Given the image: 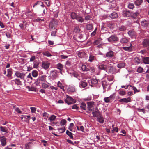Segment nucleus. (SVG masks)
<instances>
[{
    "label": "nucleus",
    "mask_w": 149,
    "mask_h": 149,
    "mask_svg": "<svg viewBox=\"0 0 149 149\" xmlns=\"http://www.w3.org/2000/svg\"><path fill=\"white\" fill-rule=\"evenodd\" d=\"M65 102L67 103L68 104H70L72 103L76 102V100L73 99L72 97L69 96L68 95L67 96L66 99L65 100Z\"/></svg>",
    "instance_id": "6"
},
{
    "label": "nucleus",
    "mask_w": 149,
    "mask_h": 149,
    "mask_svg": "<svg viewBox=\"0 0 149 149\" xmlns=\"http://www.w3.org/2000/svg\"><path fill=\"white\" fill-rule=\"evenodd\" d=\"M32 143L30 142L27 143L25 145V148L26 149H31V144Z\"/></svg>",
    "instance_id": "38"
},
{
    "label": "nucleus",
    "mask_w": 149,
    "mask_h": 149,
    "mask_svg": "<svg viewBox=\"0 0 149 149\" xmlns=\"http://www.w3.org/2000/svg\"><path fill=\"white\" fill-rule=\"evenodd\" d=\"M79 86L81 88L85 87L87 84L86 82L83 81H81L79 83Z\"/></svg>",
    "instance_id": "18"
},
{
    "label": "nucleus",
    "mask_w": 149,
    "mask_h": 149,
    "mask_svg": "<svg viewBox=\"0 0 149 149\" xmlns=\"http://www.w3.org/2000/svg\"><path fill=\"white\" fill-rule=\"evenodd\" d=\"M104 100V102L106 103H108L111 101V100L110 99V98L108 97H105Z\"/></svg>",
    "instance_id": "57"
},
{
    "label": "nucleus",
    "mask_w": 149,
    "mask_h": 149,
    "mask_svg": "<svg viewBox=\"0 0 149 149\" xmlns=\"http://www.w3.org/2000/svg\"><path fill=\"white\" fill-rule=\"evenodd\" d=\"M58 130L60 133H63L65 131V129L64 127H63L61 128H58Z\"/></svg>",
    "instance_id": "48"
},
{
    "label": "nucleus",
    "mask_w": 149,
    "mask_h": 149,
    "mask_svg": "<svg viewBox=\"0 0 149 149\" xmlns=\"http://www.w3.org/2000/svg\"><path fill=\"white\" fill-rule=\"evenodd\" d=\"M142 58L143 63L145 64H149V57L142 56Z\"/></svg>",
    "instance_id": "16"
},
{
    "label": "nucleus",
    "mask_w": 149,
    "mask_h": 149,
    "mask_svg": "<svg viewBox=\"0 0 149 149\" xmlns=\"http://www.w3.org/2000/svg\"><path fill=\"white\" fill-rule=\"evenodd\" d=\"M97 121L99 122L100 123L102 124L104 122V119L103 117L100 116L97 117Z\"/></svg>",
    "instance_id": "36"
},
{
    "label": "nucleus",
    "mask_w": 149,
    "mask_h": 149,
    "mask_svg": "<svg viewBox=\"0 0 149 149\" xmlns=\"http://www.w3.org/2000/svg\"><path fill=\"white\" fill-rule=\"evenodd\" d=\"M127 7L129 9H133L134 7V6L133 3H130L128 4Z\"/></svg>",
    "instance_id": "49"
},
{
    "label": "nucleus",
    "mask_w": 149,
    "mask_h": 149,
    "mask_svg": "<svg viewBox=\"0 0 149 149\" xmlns=\"http://www.w3.org/2000/svg\"><path fill=\"white\" fill-rule=\"evenodd\" d=\"M86 27L87 30H91L92 29L93 26L92 24H89L86 25Z\"/></svg>",
    "instance_id": "47"
},
{
    "label": "nucleus",
    "mask_w": 149,
    "mask_h": 149,
    "mask_svg": "<svg viewBox=\"0 0 149 149\" xmlns=\"http://www.w3.org/2000/svg\"><path fill=\"white\" fill-rule=\"evenodd\" d=\"M98 80L96 78L91 79L89 81L90 85L92 87L94 85L98 83Z\"/></svg>",
    "instance_id": "10"
},
{
    "label": "nucleus",
    "mask_w": 149,
    "mask_h": 149,
    "mask_svg": "<svg viewBox=\"0 0 149 149\" xmlns=\"http://www.w3.org/2000/svg\"><path fill=\"white\" fill-rule=\"evenodd\" d=\"M15 111L21 114L22 111L20 110V109L18 107H17L15 109Z\"/></svg>",
    "instance_id": "61"
},
{
    "label": "nucleus",
    "mask_w": 149,
    "mask_h": 149,
    "mask_svg": "<svg viewBox=\"0 0 149 149\" xmlns=\"http://www.w3.org/2000/svg\"><path fill=\"white\" fill-rule=\"evenodd\" d=\"M141 24L142 26L144 27H146L148 26V22L147 21L144 20L142 21Z\"/></svg>",
    "instance_id": "31"
},
{
    "label": "nucleus",
    "mask_w": 149,
    "mask_h": 149,
    "mask_svg": "<svg viewBox=\"0 0 149 149\" xmlns=\"http://www.w3.org/2000/svg\"><path fill=\"white\" fill-rule=\"evenodd\" d=\"M125 66V64L124 63L122 62L118 64L117 67L118 68H124Z\"/></svg>",
    "instance_id": "45"
},
{
    "label": "nucleus",
    "mask_w": 149,
    "mask_h": 149,
    "mask_svg": "<svg viewBox=\"0 0 149 149\" xmlns=\"http://www.w3.org/2000/svg\"><path fill=\"white\" fill-rule=\"evenodd\" d=\"M86 54V53L84 52H80L78 53V56L81 58H82Z\"/></svg>",
    "instance_id": "34"
},
{
    "label": "nucleus",
    "mask_w": 149,
    "mask_h": 149,
    "mask_svg": "<svg viewBox=\"0 0 149 149\" xmlns=\"http://www.w3.org/2000/svg\"><path fill=\"white\" fill-rule=\"evenodd\" d=\"M81 69L82 70L84 71H87L89 70L88 68H87L86 66L84 64L82 65L81 67Z\"/></svg>",
    "instance_id": "43"
},
{
    "label": "nucleus",
    "mask_w": 149,
    "mask_h": 149,
    "mask_svg": "<svg viewBox=\"0 0 149 149\" xmlns=\"http://www.w3.org/2000/svg\"><path fill=\"white\" fill-rule=\"evenodd\" d=\"M60 58L61 59H65L68 57V56L64 55H61L60 56Z\"/></svg>",
    "instance_id": "58"
},
{
    "label": "nucleus",
    "mask_w": 149,
    "mask_h": 149,
    "mask_svg": "<svg viewBox=\"0 0 149 149\" xmlns=\"http://www.w3.org/2000/svg\"><path fill=\"white\" fill-rule=\"evenodd\" d=\"M109 16L111 18L114 19L117 18L118 17V16L117 13L114 12L110 14Z\"/></svg>",
    "instance_id": "21"
},
{
    "label": "nucleus",
    "mask_w": 149,
    "mask_h": 149,
    "mask_svg": "<svg viewBox=\"0 0 149 149\" xmlns=\"http://www.w3.org/2000/svg\"><path fill=\"white\" fill-rule=\"evenodd\" d=\"M134 63L136 65H137L141 63V60L139 57H136L134 59Z\"/></svg>",
    "instance_id": "32"
},
{
    "label": "nucleus",
    "mask_w": 149,
    "mask_h": 149,
    "mask_svg": "<svg viewBox=\"0 0 149 149\" xmlns=\"http://www.w3.org/2000/svg\"><path fill=\"white\" fill-rule=\"evenodd\" d=\"M56 68L59 70L60 71H62L63 67L62 64L59 63L57 64L56 65Z\"/></svg>",
    "instance_id": "28"
},
{
    "label": "nucleus",
    "mask_w": 149,
    "mask_h": 149,
    "mask_svg": "<svg viewBox=\"0 0 149 149\" xmlns=\"http://www.w3.org/2000/svg\"><path fill=\"white\" fill-rule=\"evenodd\" d=\"M143 47L148 49L149 48V38L144 39L142 42Z\"/></svg>",
    "instance_id": "8"
},
{
    "label": "nucleus",
    "mask_w": 149,
    "mask_h": 149,
    "mask_svg": "<svg viewBox=\"0 0 149 149\" xmlns=\"http://www.w3.org/2000/svg\"><path fill=\"white\" fill-rule=\"evenodd\" d=\"M92 114L93 117H97L98 116V111H93Z\"/></svg>",
    "instance_id": "52"
},
{
    "label": "nucleus",
    "mask_w": 149,
    "mask_h": 149,
    "mask_svg": "<svg viewBox=\"0 0 149 149\" xmlns=\"http://www.w3.org/2000/svg\"><path fill=\"white\" fill-rule=\"evenodd\" d=\"M118 37L115 35H112L107 38V40L109 42H116L118 41Z\"/></svg>",
    "instance_id": "9"
},
{
    "label": "nucleus",
    "mask_w": 149,
    "mask_h": 149,
    "mask_svg": "<svg viewBox=\"0 0 149 149\" xmlns=\"http://www.w3.org/2000/svg\"><path fill=\"white\" fill-rule=\"evenodd\" d=\"M119 70H116L115 68L110 64H109L108 67L107 68L106 72L108 73L115 74L119 72Z\"/></svg>",
    "instance_id": "2"
},
{
    "label": "nucleus",
    "mask_w": 149,
    "mask_h": 149,
    "mask_svg": "<svg viewBox=\"0 0 149 149\" xmlns=\"http://www.w3.org/2000/svg\"><path fill=\"white\" fill-rule=\"evenodd\" d=\"M66 122V120L65 119H62L60 122V125L61 126L64 125Z\"/></svg>",
    "instance_id": "51"
},
{
    "label": "nucleus",
    "mask_w": 149,
    "mask_h": 149,
    "mask_svg": "<svg viewBox=\"0 0 149 149\" xmlns=\"http://www.w3.org/2000/svg\"><path fill=\"white\" fill-rule=\"evenodd\" d=\"M120 42L122 44H125L128 42V40L126 37L123 36L120 39Z\"/></svg>",
    "instance_id": "19"
},
{
    "label": "nucleus",
    "mask_w": 149,
    "mask_h": 149,
    "mask_svg": "<svg viewBox=\"0 0 149 149\" xmlns=\"http://www.w3.org/2000/svg\"><path fill=\"white\" fill-rule=\"evenodd\" d=\"M132 44L131 43H130V45L128 47H123V49L125 51H130L132 50Z\"/></svg>",
    "instance_id": "20"
},
{
    "label": "nucleus",
    "mask_w": 149,
    "mask_h": 149,
    "mask_svg": "<svg viewBox=\"0 0 149 149\" xmlns=\"http://www.w3.org/2000/svg\"><path fill=\"white\" fill-rule=\"evenodd\" d=\"M79 74L76 72H74L72 74L71 76H73L74 77L76 78L77 77H78V76Z\"/></svg>",
    "instance_id": "63"
},
{
    "label": "nucleus",
    "mask_w": 149,
    "mask_h": 149,
    "mask_svg": "<svg viewBox=\"0 0 149 149\" xmlns=\"http://www.w3.org/2000/svg\"><path fill=\"white\" fill-rule=\"evenodd\" d=\"M66 134L69 136L71 139L73 138V134L72 133L69 131L68 130H66Z\"/></svg>",
    "instance_id": "44"
},
{
    "label": "nucleus",
    "mask_w": 149,
    "mask_h": 149,
    "mask_svg": "<svg viewBox=\"0 0 149 149\" xmlns=\"http://www.w3.org/2000/svg\"><path fill=\"white\" fill-rule=\"evenodd\" d=\"M125 94V91L124 90H120L119 91V94L120 95H123Z\"/></svg>",
    "instance_id": "56"
},
{
    "label": "nucleus",
    "mask_w": 149,
    "mask_h": 149,
    "mask_svg": "<svg viewBox=\"0 0 149 149\" xmlns=\"http://www.w3.org/2000/svg\"><path fill=\"white\" fill-rule=\"evenodd\" d=\"M0 142L2 146H5L6 144V139L4 136H0Z\"/></svg>",
    "instance_id": "11"
},
{
    "label": "nucleus",
    "mask_w": 149,
    "mask_h": 149,
    "mask_svg": "<svg viewBox=\"0 0 149 149\" xmlns=\"http://www.w3.org/2000/svg\"><path fill=\"white\" fill-rule=\"evenodd\" d=\"M7 74H6V76L8 78H10L11 77L12 72V69H8L7 70Z\"/></svg>",
    "instance_id": "29"
},
{
    "label": "nucleus",
    "mask_w": 149,
    "mask_h": 149,
    "mask_svg": "<svg viewBox=\"0 0 149 149\" xmlns=\"http://www.w3.org/2000/svg\"><path fill=\"white\" fill-rule=\"evenodd\" d=\"M132 12L127 9H123L122 11L123 16L125 18L130 17L132 15Z\"/></svg>",
    "instance_id": "5"
},
{
    "label": "nucleus",
    "mask_w": 149,
    "mask_h": 149,
    "mask_svg": "<svg viewBox=\"0 0 149 149\" xmlns=\"http://www.w3.org/2000/svg\"><path fill=\"white\" fill-rule=\"evenodd\" d=\"M72 108L73 109H77L79 108V107L77 106V104H75L72 106Z\"/></svg>",
    "instance_id": "62"
},
{
    "label": "nucleus",
    "mask_w": 149,
    "mask_h": 149,
    "mask_svg": "<svg viewBox=\"0 0 149 149\" xmlns=\"http://www.w3.org/2000/svg\"><path fill=\"white\" fill-rule=\"evenodd\" d=\"M50 63L48 61L43 62L42 67L44 69L46 70L49 68Z\"/></svg>",
    "instance_id": "13"
},
{
    "label": "nucleus",
    "mask_w": 149,
    "mask_h": 149,
    "mask_svg": "<svg viewBox=\"0 0 149 149\" xmlns=\"http://www.w3.org/2000/svg\"><path fill=\"white\" fill-rule=\"evenodd\" d=\"M96 59V57L95 56L91 54H90L89 56V58L88 60V61L90 62H92Z\"/></svg>",
    "instance_id": "24"
},
{
    "label": "nucleus",
    "mask_w": 149,
    "mask_h": 149,
    "mask_svg": "<svg viewBox=\"0 0 149 149\" xmlns=\"http://www.w3.org/2000/svg\"><path fill=\"white\" fill-rule=\"evenodd\" d=\"M32 74L33 77H36L38 74V72L35 70H33L32 72Z\"/></svg>",
    "instance_id": "40"
},
{
    "label": "nucleus",
    "mask_w": 149,
    "mask_h": 149,
    "mask_svg": "<svg viewBox=\"0 0 149 149\" xmlns=\"http://www.w3.org/2000/svg\"><path fill=\"white\" fill-rule=\"evenodd\" d=\"M102 39L101 38H99L94 41V44L95 45H97L99 44H101L102 43Z\"/></svg>",
    "instance_id": "25"
},
{
    "label": "nucleus",
    "mask_w": 149,
    "mask_h": 149,
    "mask_svg": "<svg viewBox=\"0 0 149 149\" xmlns=\"http://www.w3.org/2000/svg\"><path fill=\"white\" fill-rule=\"evenodd\" d=\"M45 1V3L46 4V5L48 6L49 7L50 6V3L49 1L48 0H43Z\"/></svg>",
    "instance_id": "64"
},
{
    "label": "nucleus",
    "mask_w": 149,
    "mask_h": 149,
    "mask_svg": "<svg viewBox=\"0 0 149 149\" xmlns=\"http://www.w3.org/2000/svg\"><path fill=\"white\" fill-rule=\"evenodd\" d=\"M30 109L32 113H35L36 110V108L35 107H30Z\"/></svg>",
    "instance_id": "60"
},
{
    "label": "nucleus",
    "mask_w": 149,
    "mask_h": 149,
    "mask_svg": "<svg viewBox=\"0 0 149 149\" xmlns=\"http://www.w3.org/2000/svg\"><path fill=\"white\" fill-rule=\"evenodd\" d=\"M46 77L47 76L45 75H42L39 76L35 82L36 84L37 85L39 84H41L43 82H45Z\"/></svg>",
    "instance_id": "4"
},
{
    "label": "nucleus",
    "mask_w": 149,
    "mask_h": 149,
    "mask_svg": "<svg viewBox=\"0 0 149 149\" xmlns=\"http://www.w3.org/2000/svg\"><path fill=\"white\" fill-rule=\"evenodd\" d=\"M8 129L6 127L2 126H0V131L6 134L8 133Z\"/></svg>",
    "instance_id": "22"
},
{
    "label": "nucleus",
    "mask_w": 149,
    "mask_h": 149,
    "mask_svg": "<svg viewBox=\"0 0 149 149\" xmlns=\"http://www.w3.org/2000/svg\"><path fill=\"white\" fill-rule=\"evenodd\" d=\"M41 84H42V86L43 87V88H48V87L49 86L46 84L45 82H44Z\"/></svg>",
    "instance_id": "54"
},
{
    "label": "nucleus",
    "mask_w": 149,
    "mask_h": 149,
    "mask_svg": "<svg viewBox=\"0 0 149 149\" xmlns=\"http://www.w3.org/2000/svg\"><path fill=\"white\" fill-rule=\"evenodd\" d=\"M110 63V61L106 60L102 63V64L99 65L98 66V68L99 70H104L106 72L108 67L109 64Z\"/></svg>",
    "instance_id": "1"
},
{
    "label": "nucleus",
    "mask_w": 149,
    "mask_h": 149,
    "mask_svg": "<svg viewBox=\"0 0 149 149\" xmlns=\"http://www.w3.org/2000/svg\"><path fill=\"white\" fill-rule=\"evenodd\" d=\"M77 15L75 12H72L71 13L70 16L72 19H76Z\"/></svg>",
    "instance_id": "35"
},
{
    "label": "nucleus",
    "mask_w": 149,
    "mask_h": 149,
    "mask_svg": "<svg viewBox=\"0 0 149 149\" xmlns=\"http://www.w3.org/2000/svg\"><path fill=\"white\" fill-rule=\"evenodd\" d=\"M58 71L54 70L50 71V75L54 78H56L57 76Z\"/></svg>",
    "instance_id": "15"
},
{
    "label": "nucleus",
    "mask_w": 149,
    "mask_h": 149,
    "mask_svg": "<svg viewBox=\"0 0 149 149\" xmlns=\"http://www.w3.org/2000/svg\"><path fill=\"white\" fill-rule=\"evenodd\" d=\"M80 107L83 110H86V105L85 103L82 102L80 104Z\"/></svg>",
    "instance_id": "33"
},
{
    "label": "nucleus",
    "mask_w": 149,
    "mask_h": 149,
    "mask_svg": "<svg viewBox=\"0 0 149 149\" xmlns=\"http://www.w3.org/2000/svg\"><path fill=\"white\" fill-rule=\"evenodd\" d=\"M87 104L88 110L90 111H92V109H91V108L93 107L94 104V102H87Z\"/></svg>",
    "instance_id": "17"
},
{
    "label": "nucleus",
    "mask_w": 149,
    "mask_h": 149,
    "mask_svg": "<svg viewBox=\"0 0 149 149\" xmlns=\"http://www.w3.org/2000/svg\"><path fill=\"white\" fill-rule=\"evenodd\" d=\"M137 71L139 73H142L143 72V68L140 66L139 67L137 68Z\"/></svg>",
    "instance_id": "50"
},
{
    "label": "nucleus",
    "mask_w": 149,
    "mask_h": 149,
    "mask_svg": "<svg viewBox=\"0 0 149 149\" xmlns=\"http://www.w3.org/2000/svg\"><path fill=\"white\" fill-rule=\"evenodd\" d=\"M132 89L134 91V94H135L136 92H138L139 91V90L137 89L136 87L134 86L132 87Z\"/></svg>",
    "instance_id": "59"
},
{
    "label": "nucleus",
    "mask_w": 149,
    "mask_h": 149,
    "mask_svg": "<svg viewBox=\"0 0 149 149\" xmlns=\"http://www.w3.org/2000/svg\"><path fill=\"white\" fill-rule=\"evenodd\" d=\"M39 65V63L37 61H34L33 63V68H37Z\"/></svg>",
    "instance_id": "46"
},
{
    "label": "nucleus",
    "mask_w": 149,
    "mask_h": 149,
    "mask_svg": "<svg viewBox=\"0 0 149 149\" xmlns=\"http://www.w3.org/2000/svg\"><path fill=\"white\" fill-rule=\"evenodd\" d=\"M43 55L47 57H51L52 55L48 51H45L42 53Z\"/></svg>",
    "instance_id": "39"
},
{
    "label": "nucleus",
    "mask_w": 149,
    "mask_h": 149,
    "mask_svg": "<svg viewBox=\"0 0 149 149\" xmlns=\"http://www.w3.org/2000/svg\"><path fill=\"white\" fill-rule=\"evenodd\" d=\"M107 79L109 81H112L113 79V77L112 75L108 76L107 77Z\"/></svg>",
    "instance_id": "53"
},
{
    "label": "nucleus",
    "mask_w": 149,
    "mask_h": 149,
    "mask_svg": "<svg viewBox=\"0 0 149 149\" xmlns=\"http://www.w3.org/2000/svg\"><path fill=\"white\" fill-rule=\"evenodd\" d=\"M106 57L109 58H112L114 56V52L111 50L107 52L106 54Z\"/></svg>",
    "instance_id": "14"
},
{
    "label": "nucleus",
    "mask_w": 149,
    "mask_h": 149,
    "mask_svg": "<svg viewBox=\"0 0 149 149\" xmlns=\"http://www.w3.org/2000/svg\"><path fill=\"white\" fill-rule=\"evenodd\" d=\"M57 86L59 87L60 89H64V86L62 85V84L60 81H58L57 84Z\"/></svg>",
    "instance_id": "55"
},
{
    "label": "nucleus",
    "mask_w": 149,
    "mask_h": 149,
    "mask_svg": "<svg viewBox=\"0 0 149 149\" xmlns=\"http://www.w3.org/2000/svg\"><path fill=\"white\" fill-rule=\"evenodd\" d=\"M143 2V0H136L134 1V3L136 6L140 5Z\"/></svg>",
    "instance_id": "30"
},
{
    "label": "nucleus",
    "mask_w": 149,
    "mask_h": 149,
    "mask_svg": "<svg viewBox=\"0 0 149 149\" xmlns=\"http://www.w3.org/2000/svg\"><path fill=\"white\" fill-rule=\"evenodd\" d=\"M27 18L29 19L32 18L33 17H34V14L32 12H31L28 14L26 15Z\"/></svg>",
    "instance_id": "42"
},
{
    "label": "nucleus",
    "mask_w": 149,
    "mask_h": 149,
    "mask_svg": "<svg viewBox=\"0 0 149 149\" xmlns=\"http://www.w3.org/2000/svg\"><path fill=\"white\" fill-rule=\"evenodd\" d=\"M25 75V74L22 72L18 71H16L15 74V76H16L17 78H20L22 79H24Z\"/></svg>",
    "instance_id": "7"
},
{
    "label": "nucleus",
    "mask_w": 149,
    "mask_h": 149,
    "mask_svg": "<svg viewBox=\"0 0 149 149\" xmlns=\"http://www.w3.org/2000/svg\"><path fill=\"white\" fill-rule=\"evenodd\" d=\"M12 81L13 83H15L13 84V86H19V87H20V86L21 85V82L19 79H16L13 80Z\"/></svg>",
    "instance_id": "12"
},
{
    "label": "nucleus",
    "mask_w": 149,
    "mask_h": 149,
    "mask_svg": "<svg viewBox=\"0 0 149 149\" xmlns=\"http://www.w3.org/2000/svg\"><path fill=\"white\" fill-rule=\"evenodd\" d=\"M58 24V22L56 19L54 18L52 19L49 23V27L51 30L55 29Z\"/></svg>",
    "instance_id": "3"
},
{
    "label": "nucleus",
    "mask_w": 149,
    "mask_h": 149,
    "mask_svg": "<svg viewBox=\"0 0 149 149\" xmlns=\"http://www.w3.org/2000/svg\"><path fill=\"white\" fill-rule=\"evenodd\" d=\"M118 30L120 31H125L126 29L127 26L122 25L118 27Z\"/></svg>",
    "instance_id": "26"
},
{
    "label": "nucleus",
    "mask_w": 149,
    "mask_h": 149,
    "mask_svg": "<svg viewBox=\"0 0 149 149\" xmlns=\"http://www.w3.org/2000/svg\"><path fill=\"white\" fill-rule=\"evenodd\" d=\"M56 118V116L54 115H51V116L49 118L48 120H50V122H52L54 121Z\"/></svg>",
    "instance_id": "41"
},
{
    "label": "nucleus",
    "mask_w": 149,
    "mask_h": 149,
    "mask_svg": "<svg viewBox=\"0 0 149 149\" xmlns=\"http://www.w3.org/2000/svg\"><path fill=\"white\" fill-rule=\"evenodd\" d=\"M119 101L120 102H124L128 103L131 102V99L130 97H128L127 98H125L121 99L119 100Z\"/></svg>",
    "instance_id": "23"
},
{
    "label": "nucleus",
    "mask_w": 149,
    "mask_h": 149,
    "mask_svg": "<svg viewBox=\"0 0 149 149\" xmlns=\"http://www.w3.org/2000/svg\"><path fill=\"white\" fill-rule=\"evenodd\" d=\"M76 19L78 22L80 23H82L84 22V20L82 17L79 15H77Z\"/></svg>",
    "instance_id": "27"
},
{
    "label": "nucleus",
    "mask_w": 149,
    "mask_h": 149,
    "mask_svg": "<svg viewBox=\"0 0 149 149\" xmlns=\"http://www.w3.org/2000/svg\"><path fill=\"white\" fill-rule=\"evenodd\" d=\"M127 33L129 35L131 38H133L135 36V33L133 31H129Z\"/></svg>",
    "instance_id": "37"
}]
</instances>
